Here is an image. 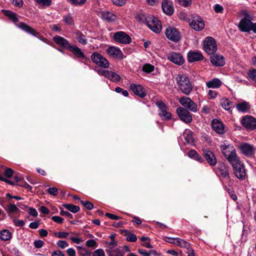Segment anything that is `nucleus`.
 Listing matches in <instances>:
<instances>
[{
  "mask_svg": "<svg viewBox=\"0 0 256 256\" xmlns=\"http://www.w3.org/2000/svg\"><path fill=\"white\" fill-rule=\"evenodd\" d=\"M52 220L58 224H62L64 220V218L59 216H53L52 217Z\"/></svg>",
  "mask_w": 256,
  "mask_h": 256,
  "instance_id": "680f3d73",
  "label": "nucleus"
},
{
  "mask_svg": "<svg viewBox=\"0 0 256 256\" xmlns=\"http://www.w3.org/2000/svg\"><path fill=\"white\" fill-rule=\"evenodd\" d=\"M63 206L64 208L73 213H76L78 212L80 210L79 206L73 205L72 204H64Z\"/></svg>",
  "mask_w": 256,
  "mask_h": 256,
  "instance_id": "e433bc0d",
  "label": "nucleus"
},
{
  "mask_svg": "<svg viewBox=\"0 0 256 256\" xmlns=\"http://www.w3.org/2000/svg\"><path fill=\"white\" fill-rule=\"evenodd\" d=\"M225 157L231 164L232 168L242 162L238 156L234 146L230 144L227 146L226 144Z\"/></svg>",
  "mask_w": 256,
  "mask_h": 256,
  "instance_id": "7ed1b4c3",
  "label": "nucleus"
},
{
  "mask_svg": "<svg viewBox=\"0 0 256 256\" xmlns=\"http://www.w3.org/2000/svg\"><path fill=\"white\" fill-rule=\"evenodd\" d=\"M98 72L100 75L104 76L114 82H118L120 80V76L112 71L108 70H99L98 71Z\"/></svg>",
  "mask_w": 256,
  "mask_h": 256,
  "instance_id": "f8f14e48",
  "label": "nucleus"
},
{
  "mask_svg": "<svg viewBox=\"0 0 256 256\" xmlns=\"http://www.w3.org/2000/svg\"><path fill=\"white\" fill-rule=\"evenodd\" d=\"M66 252L69 256H76V251L73 248H68Z\"/></svg>",
  "mask_w": 256,
  "mask_h": 256,
  "instance_id": "338daca9",
  "label": "nucleus"
},
{
  "mask_svg": "<svg viewBox=\"0 0 256 256\" xmlns=\"http://www.w3.org/2000/svg\"><path fill=\"white\" fill-rule=\"evenodd\" d=\"M16 26L26 32L36 37L39 38L40 33L37 32L35 29L30 27V26L24 22H20L19 24H16Z\"/></svg>",
  "mask_w": 256,
  "mask_h": 256,
  "instance_id": "6ab92c4d",
  "label": "nucleus"
},
{
  "mask_svg": "<svg viewBox=\"0 0 256 256\" xmlns=\"http://www.w3.org/2000/svg\"><path fill=\"white\" fill-rule=\"evenodd\" d=\"M121 234L124 236H126V240L130 242H134L137 240L136 234L131 232L128 230H121Z\"/></svg>",
  "mask_w": 256,
  "mask_h": 256,
  "instance_id": "c85d7f7f",
  "label": "nucleus"
},
{
  "mask_svg": "<svg viewBox=\"0 0 256 256\" xmlns=\"http://www.w3.org/2000/svg\"><path fill=\"white\" fill-rule=\"evenodd\" d=\"M236 108L239 112H245L249 110L250 106L248 102L246 101H242L237 104H236Z\"/></svg>",
  "mask_w": 256,
  "mask_h": 256,
  "instance_id": "c756f323",
  "label": "nucleus"
},
{
  "mask_svg": "<svg viewBox=\"0 0 256 256\" xmlns=\"http://www.w3.org/2000/svg\"><path fill=\"white\" fill-rule=\"evenodd\" d=\"M242 124L246 129L252 130L256 128V119L252 116H244L242 120Z\"/></svg>",
  "mask_w": 256,
  "mask_h": 256,
  "instance_id": "4468645a",
  "label": "nucleus"
},
{
  "mask_svg": "<svg viewBox=\"0 0 256 256\" xmlns=\"http://www.w3.org/2000/svg\"><path fill=\"white\" fill-rule=\"evenodd\" d=\"M76 38L78 42L83 45H86L87 44V40L85 38V36L82 34L80 31H78L76 32Z\"/></svg>",
  "mask_w": 256,
  "mask_h": 256,
  "instance_id": "c9c22d12",
  "label": "nucleus"
},
{
  "mask_svg": "<svg viewBox=\"0 0 256 256\" xmlns=\"http://www.w3.org/2000/svg\"><path fill=\"white\" fill-rule=\"evenodd\" d=\"M210 61L212 63L216 66L224 65V58L222 56L218 55H214L210 56Z\"/></svg>",
  "mask_w": 256,
  "mask_h": 256,
  "instance_id": "7c9ffc66",
  "label": "nucleus"
},
{
  "mask_svg": "<svg viewBox=\"0 0 256 256\" xmlns=\"http://www.w3.org/2000/svg\"><path fill=\"white\" fill-rule=\"evenodd\" d=\"M6 210L9 212L15 213L19 211V209L14 204H10L8 206Z\"/></svg>",
  "mask_w": 256,
  "mask_h": 256,
  "instance_id": "37998d69",
  "label": "nucleus"
},
{
  "mask_svg": "<svg viewBox=\"0 0 256 256\" xmlns=\"http://www.w3.org/2000/svg\"><path fill=\"white\" fill-rule=\"evenodd\" d=\"M102 18L108 22H112L116 19V16L108 11H104L102 13Z\"/></svg>",
  "mask_w": 256,
  "mask_h": 256,
  "instance_id": "2f4dec72",
  "label": "nucleus"
},
{
  "mask_svg": "<svg viewBox=\"0 0 256 256\" xmlns=\"http://www.w3.org/2000/svg\"><path fill=\"white\" fill-rule=\"evenodd\" d=\"M223 10V7L218 4H216L214 6V10L216 13H222Z\"/></svg>",
  "mask_w": 256,
  "mask_h": 256,
  "instance_id": "052dcab7",
  "label": "nucleus"
},
{
  "mask_svg": "<svg viewBox=\"0 0 256 256\" xmlns=\"http://www.w3.org/2000/svg\"><path fill=\"white\" fill-rule=\"evenodd\" d=\"M162 7L164 13L170 16L174 12V8L170 2L168 0H164L162 2Z\"/></svg>",
  "mask_w": 256,
  "mask_h": 256,
  "instance_id": "b1692460",
  "label": "nucleus"
},
{
  "mask_svg": "<svg viewBox=\"0 0 256 256\" xmlns=\"http://www.w3.org/2000/svg\"><path fill=\"white\" fill-rule=\"evenodd\" d=\"M156 106L159 108V116L162 120H167L171 118V114L167 112V106L166 104L162 101H158L156 102Z\"/></svg>",
  "mask_w": 256,
  "mask_h": 256,
  "instance_id": "ddd939ff",
  "label": "nucleus"
},
{
  "mask_svg": "<svg viewBox=\"0 0 256 256\" xmlns=\"http://www.w3.org/2000/svg\"><path fill=\"white\" fill-rule=\"evenodd\" d=\"M11 2L16 6L21 7L23 4L22 0H10Z\"/></svg>",
  "mask_w": 256,
  "mask_h": 256,
  "instance_id": "0e129e2a",
  "label": "nucleus"
},
{
  "mask_svg": "<svg viewBox=\"0 0 256 256\" xmlns=\"http://www.w3.org/2000/svg\"><path fill=\"white\" fill-rule=\"evenodd\" d=\"M70 3L74 6H81L85 3L86 0H67Z\"/></svg>",
  "mask_w": 256,
  "mask_h": 256,
  "instance_id": "c03bdc74",
  "label": "nucleus"
},
{
  "mask_svg": "<svg viewBox=\"0 0 256 256\" xmlns=\"http://www.w3.org/2000/svg\"><path fill=\"white\" fill-rule=\"evenodd\" d=\"M178 3L182 6H188L191 4V0H177Z\"/></svg>",
  "mask_w": 256,
  "mask_h": 256,
  "instance_id": "864d4df0",
  "label": "nucleus"
},
{
  "mask_svg": "<svg viewBox=\"0 0 256 256\" xmlns=\"http://www.w3.org/2000/svg\"><path fill=\"white\" fill-rule=\"evenodd\" d=\"M113 39L115 42L122 44H128L132 41L130 37L125 32L122 31L114 33Z\"/></svg>",
  "mask_w": 256,
  "mask_h": 256,
  "instance_id": "0eeeda50",
  "label": "nucleus"
},
{
  "mask_svg": "<svg viewBox=\"0 0 256 256\" xmlns=\"http://www.w3.org/2000/svg\"><path fill=\"white\" fill-rule=\"evenodd\" d=\"M165 34L168 39L174 42H178L181 38L178 30L172 26H169L166 30Z\"/></svg>",
  "mask_w": 256,
  "mask_h": 256,
  "instance_id": "6e6552de",
  "label": "nucleus"
},
{
  "mask_svg": "<svg viewBox=\"0 0 256 256\" xmlns=\"http://www.w3.org/2000/svg\"><path fill=\"white\" fill-rule=\"evenodd\" d=\"M235 176L240 180H243L246 177V172L244 164L242 162L237 166L232 167Z\"/></svg>",
  "mask_w": 256,
  "mask_h": 256,
  "instance_id": "9d476101",
  "label": "nucleus"
},
{
  "mask_svg": "<svg viewBox=\"0 0 256 256\" xmlns=\"http://www.w3.org/2000/svg\"><path fill=\"white\" fill-rule=\"evenodd\" d=\"M176 112L182 122L190 123L192 121V116L190 114L185 108L180 107L176 109Z\"/></svg>",
  "mask_w": 256,
  "mask_h": 256,
  "instance_id": "2eb2a0df",
  "label": "nucleus"
},
{
  "mask_svg": "<svg viewBox=\"0 0 256 256\" xmlns=\"http://www.w3.org/2000/svg\"><path fill=\"white\" fill-rule=\"evenodd\" d=\"M187 58L189 62L200 61L204 59L202 54L196 51H190L187 54Z\"/></svg>",
  "mask_w": 256,
  "mask_h": 256,
  "instance_id": "aec40b11",
  "label": "nucleus"
},
{
  "mask_svg": "<svg viewBox=\"0 0 256 256\" xmlns=\"http://www.w3.org/2000/svg\"><path fill=\"white\" fill-rule=\"evenodd\" d=\"M226 104H225V110H230V108L233 106L234 107L232 102H230L228 99L226 100Z\"/></svg>",
  "mask_w": 256,
  "mask_h": 256,
  "instance_id": "69168bd1",
  "label": "nucleus"
},
{
  "mask_svg": "<svg viewBox=\"0 0 256 256\" xmlns=\"http://www.w3.org/2000/svg\"><path fill=\"white\" fill-rule=\"evenodd\" d=\"M176 83L182 92L189 95L192 90L193 86L188 78L184 74H178L176 78Z\"/></svg>",
  "mask_w": 256,
  "mask_h": 256,
  "instance_id": "f03ea898",
  "label": "nucleus"
},
{
  "mask_svg": "<svg viewBox=\"0 0 256 256\" xmlns=\"http://www.w3.org/2000/svg\"><path fill=\"white\" fill-rule=\"evenodd\" d=\"M212 128L218 134L224 133V126L222 122L218 119H214L211 122Z\"/></svg>",
  "mask_w": 256,
  "mask_h": 256,
  "instance_id": "4be33fe9",
  "label": "nucleus"
},
{
  "mask_svg": "<svg viewBox=\"0 0 256 256\" xmlns=\"http://www.w3.org/2000/svg\"><path fill=\"white\" fill-rule=\"evenodd\" d=\"M204 157L210 166H214L216 164V159L214 154L208 150L204 151Z\"/></svg>",
  "mask_w": 256,
  "mask_h": 256,
  "instance_id": "a878e982",
  "label": "nucleus"
},
{
  "mask_svg": "<svg viewBox=\"0 0 256 256\" xmlns=\"http://www.w3.org/2000/svg\"><path fill=\"white\" fill-rule=\"evenodd\" d=\"M239 148L242 154L247 156H252L256 152V148L252 144L242 142L239 146Z\"/></svg>",
  "mask_w": 256,
  "mask_h": 256,
  "instance_id": "9b49d317",
  "label": "nucleus"
},
{
  "mask_svg": "<svg viewBox=\"0 0 256 256\" xmlns=\"http://www.w3.org/2000/svg\"><path fill=\"white\" fill-rule=\"evenodd\" d=\"M242 18L238 26L240 30L243 32H249L252 30L253 16L250 12L242 10L240 13Z\"/></svg>",
  "mask_w": 256,
  "mask_h": 256,
  "instance_id": "f257e3e1",
  "label": "nucleus"
},
{
  "mask_svg": "<svg viewBox=\"0 0 256 256\" xmlns=\"http://www.w3.org/2000/svg\"><path fill=\"white\" fill-rule=\"evenodd\" d=\"M14 170L10 168H6L4 174V176L9 178H10L13 174Z\"/></svg>",
  "mask_w": 256,
  "mask_h": 256,
  "instance_id": "6e6d98bb",
  "label": "nucleus"
},
{
  "mask_svg": "<svg viewBox=\"0 0 256 256\" xmlns=\"http://www.w3.org/2000/svg\"><path fill=\"white\" fill-rule=\"evenodd\" d=\"M176 244L181 248H187L188 250V256H194V250L190 247V244L187 242L182 239L177 238V240L176 241Z\"/></svg>",
  "mask_w": 256,
  "mask_h": 256,
  "instance_id": "393cba45",
  "label": "nucleus"
},
{
  "mask_svg": "<svg viewBox=\"0 0 256 256\" xmlns=\"http://www.w3.org/2000/svg\"><path fill=\"white\" fill-rule=\"evenodd\" d=\"M226 190L228 195L232 198V200H233L234 201L237 200V196L232 190L228 188L226 189Z\"/></svg>",
  "mask_w": 256,
  "mask_h": 256,
  "instance_id": "3c124183",
  "label": "nucleus"
},
{
  "mask_svg": "<svg viewBox=\"0 0 256 256\" xmlns=\"http://www.w3.org/2000/svg\"><path fill=\"white\" fill-rule=\"evenodd\" d=\"M48 192L53 196H56L58 194V189L56 187L50 188L47 190Z\"/></svg>",
  "mask_w": 256,
  "mask_h": 256,
  "instance_id": "09e8293b",
  "label": "nucleus"
},
{
  "mask_svg": "<svg viewBox=\"0 0 256 256\" xmlns=\"http://www.w3.org/2000/svg\"><path fill=\"white\" fill-rule=\"evenodd\" d=\"M184 138L188 144H192L194 142V138L191 131L188 130L184 133Z\"/></svg>",
  "mask_w": 256,
  "mask_h": 256,
  "instance_id": "4c0bfd02",
  "label": "nucleus"
},
{
  "mask_svg": "<svg viewBox=\"0 0 256 256\" xmlns=\"http://www.w3.org/2000/svg\"><path fill=\"white\" fill-rule=\"evenodd\" d=\"M44 242L40 240H36L34 242V246L35 248H41L44 246Z\"/></svg>",
  "mask_w": 256,
  "mask_h": 256,
  "instance_id": "13d9d810",
  "label": "nucleus"
},
{
  "mask_svg": "<svg viewBox=\"0 0 256 256\" xmlns=\"http://www.w3.org/2000/svg\"><path fill=\"white\" fill-rule=\"evenodd\" d=\"M145 22L148 26L154 32L159 33L162 30V24L156 18L152 16L146 18Z\"/></svg>",
  "mask_w": 256,
  "mask_h": 256,
  "instance_id": "20e7f679",
  "label": "nucleus"
},
{
  "mask_svg": "<svg viewBox=\"0 0 256 256\" xmlns=\"http://www.w3.org/2000/svg\"><path fill=\"white\" fill-rule=\"evenodd\" d=\"M168 58L173 63L178 65H182L184 62V58L180 54L176 52H172L168 54Z\"/></svg>",
  "mask_w": 256,
  "mask_h": 256,
  "instance_id": "dca6fc26",
  "label": "nucleus"
},
{
  "mask_svg": "<svg viewBox=\"0 0 256 256\" xmlns=\"http://www.w3.org/2000/svg\"><path fill=\"white\" fill-rule=\"evenodd\" d=\"M190 26L194 30L200 31L204 28V24L200 18H194L190 23Z\"/></svg>",
  "mask_w": 256,
  "mask_h": 256,
  "instance_id": "412c9836",
  "label": "nucleus"
},
{
  "mask_svg": "<svg viewBox=\"0 0 256 256\" xmlns=\"http://www.w3.org/2000/svg\"><path fill=\"white\" fill-rule=\"evenodd\" d=\"M38 4L46 6H49L52 4L51 0H36Z\"/></svg>",
  "mask_w": 256,
  "mask_h": 256,
  "instance_id": "a18cd8bd",
  "label": "nucleus"
},
{
  "mask_svg": "<svg viewBox=\"0 0 256 256\" xmlns=\"http://www.w3.org/2000/svg\"><path fill=\"white\" fill-rule=\"evenodd\" d=\"M51 256H65L64 254L60 250H55L52 254Z\"/></svg>",
  "mask_w": 256,
  "mask_h": 256,
  "instance_id": "774afa93",
  "label": "nucleus"
},
{
  "mask_svg": "<svg viewBox=\"0 0 256 256\" xmlns=\"http://www.w3.org/2000/svg\"><path fill=\"white\" fill-rule=\"evenodd\" d=\"M110 238L111 240V241L109 242V246L108 247H112L114 248V246H117V242L115 240V235L114 234H110Z\"/></svg>",
  "mask_w": 256,
  "mask_h": 256,
  "instance_id": "de8ad7c7",
  "label": "nucleus"
},
{
  "mask_svg": "<svg viewBox=\"0 0 256 256\" xmlns=\"http://www.w3.org/2000/svg\"><path fill=\"white\" fill-rule=\"evenodd\" d=\"M68 234L67 232H56L54 235L58 238H66L68 236Z\"/></svg>",
  "mask_w": 256,
  "mask_h": 256,
  "instance_id": "8fccbe9b",
  "label": "nucleus"
},
{
  "mask_svg": "<svg viewBox=\"0 0 256 256\" xmlns=\"http://www.w3.org/2000/svg\"><path fill=\"white\" fill-rule=\"evenodd\" d=\"M63 21L67 24L72 25L74 24V20L70 14L65 15L63 16Z\"/></svg>",
  "mask_w": 256,
  "mask_h": 256,
  "instance_id": "ea45409f",
  "label": "nucleus"
},
{
  "mask_svg": "<svg viewBox=\"0 0 256 256\" xmlns=\"http://www.w3.org/2000/svg\"><path fill=\"white\" fill-rule=\"evenodd\" d=\"M130 88L136 95L140 98H144L146 95L145 88L140 84H132Z\"/></svg>",
  "mask_w": 256,
  "mask_h": 256,
  "instance_id": "a211bd4d",
  "label": "nucleus"
},
{
  "mask_svg": "<svg viewBox=\"0 0 256 256\" xmlns=\"http://www.w3.org/2000/svg\"><path fill=\"white\" fill-rule=\"evenodd\" d=\"M93 256H105V254L102 249L100 248L94 251Z\"/></svg>",
  "mask_w": 256,
  "mask_h": 256,
  "instance_id": "4d7b16f0",
  "label": "nucleus"
},
{
  "mask_svg": "<svg viewBox=\"0 0 256 256\" xmlns=\"http://www.w3.org/2000/svg\"><path fill=\"white\" fill-rule=\"evenodd\" d=\"M53 40L58 46L68 50L72 46L67 40L60 36H54Z\"/></svg>",
  "mask_w": 256,
  "mask_h": 256,
  "instance_id": "5701e85b",
  "label": "nucleus"
},
{
  "mask_svg": "<svg viewBox=\"0 0 256 256\" xmlns=\"http://www.w3.org/2000/svg\"><path fill=\"white\" fill-rule=\"evenodd\" d=\"M106 52L112 58L122 60L124 58V54L122 50L116 47L110 46L106 50Z\"/></svg>",
  "mask_w": 256,
  "mask_h": 256,
  "instance_id": "f3484780",
  "label": "nucleus"
},
{
  "mask_svg": "<svg viewBox=\"0 0 256 256\" xmlns=\"http://www.w3.org/2000/svg\"><path fill=\"white\" fill-rule=\"evenodd\" d=\"M106 252L108 256H124V252L119 248H114L112 247H108L106 250Z\"/></svg>",
  "mask_w": 256,
  "mask_h": 256,
  "instance_id": "bb28decb",
  "label": "nucleus"
},
{
  "mask_svg": "<svg viewBox=\"0 0 256 256\" xmlns=\"http://www.w3.org/2000/svg\"><path fill=\"white\" fill-rule=\"evenodd\" d=\"M248 76L250 79L256 82V70H250L248 73Z\"/></svg>",
  "mask_w": 256,
  "mask_h": 256,
  "instance_id": "603ef678",
  "label": "nucleus"
},
{
  "mask_svg": "<svg viewBox=\"0 0 256 256\" xmlns=\"http://www.w3.org/2000/svg\"><path fill=\"white\" fill-rule=\"evenodd\" d=\"M113 4L117 6H123L126 4V0H112Z\"/></svg>",
  "mask_w": 256,
  "mask_h": 256,
  "instance_id": "5fc2aeb1",
  "label": "nucleus"
},
{
  "mask_svg": "<svg viewBox=\"0 0 256 256\" xmlns=\"http://www.w3.org/2000/svg\"><path fill=\"white\" fill-rule=\"evenodd\" d=\"M140 239L141 241L143 242L142 244V245L143 246L148 248H152V246L150 244V239L148 237L142 236Z\"/></svg>",
  "mask_w": 256,
  "mask_h": 256,
  "instance_id": "58836bf2",
  "label": "nucleus"
},
{
  "mask_svg": "<svg viewBox=\"0 0 256 256\" xmlns=\"http://www.w3.org/2000/svg\"><path fill=\"white\" fill-rule=\"evenodd\" d=\"M13 222L16 226H22L25 224L24 220L16 219H14Z\"/></svg>",
  "mask_w": 256,
  "mask_h": 256,
  "instance_id": "e2e57ef3",
  "label": "nucleus"
},
{
  "mask_svg": "<svg viewBox=\"0 0 256 256\" xmlns=\"http://www.w3.org/2000/svg\"><path fill=\"white\" fill-rule=\"evenodd\" d=\"M142 70L144 72L150 73L154 71V66L150 64H146L142 66Z\"/></svg>",
  "mask_w": 256,
  "mask_h": 256,
  "instance_id": "a19ab883",
  "label": "nucleus"
},
{
  "mask_svg": "<svg viewBox=\"0 0 256 256\" xmlns=\"http://www.w3.org/2000/svg\"><path fill=\"white\" fill-rule=\"evenodd\" d=\"M2 12L4 16L8 17L14 23H16L17 22H18V18H17L16 14V13L13 12H12L9 10H2Z\"/></svg>",
  "mask_w": 256,
  "mask_h": 256,
  "instance_id": "72a5a7b5",
  "label": "nucleus"
},
{
  "mask_svg": "<svg viewBox=\"0 0 256 256\" xmlns=\"http://www.w3.org/2000/svg\"><path fill=\"white\" fill-rule=\"evenodd\" d=\"M56 244L58 246L62 249H64L68 246V243L66 241L62 240L58 241Z\"/></svg>",
  "mask_w": 256,
  "mask_h": 256,
  "instance_id": "49530a36",
  "label": "nucleus"
},
{
  "mask_svg": "<svg viewBox=\"0 0 256 256\" xmlns=\"http://www.w3.org/2000/svg\"><path fill=\"white\" fill-rule=\"evenodd\" d=\"M91 60L97 66L104 68L109 67L108 61L102 55L97 52H94L91 56Z\"/></svg>",
  "mask_w": 256,
  "mask_h": 256,
  "instance_id": "39448f33",
  "label": "nucleus"
},
{
  "mask_svg": "<svg viewBox=\"0 0 256 256\" xmlns=\"http://www.w3.org/2000/svg\"><path fill=\"white\" fill-rule=\"evenodd\" d=\"M179 102L184 108L192 112H196L198 111L196 104L188 97L182 96L179 99Z\"/></svg>",
  "mask_w": 256,
  "mask_h": 256,
  "instance_id": "1a4fd4ad",
  "label": "nucleus"
},
{
  "mask_svg": "<svg viewBox=\"0 0 256 256\" xmlns=\"http://www.w3.org/2000/svg\"><path fill=\"white\" fill-rule=\"evenodd\" d=\"M208 88H218L222 85V82L218 78H214L206 84Z\"/></svg>",
  "mask_w": 256,
  "mask_h": 256,
  "instance_id": "473e14b6",
  "label": "nucleus"
},
{
  "mask_svg": "<svg viewBox=\"0 0 256 256\" xmlns=\"http://www.w3.org/2000/svg\"><path fill=\"white\" fill-rule=\"evenodd\" d=\"M81 204L88 210H92L94 208V204L88 200H80Z\"/></svg>",
  "mask_w": 256,
  "mask_h": 256,
  "instance_id": "79ce46f5",
  "label": "nucleus"
},
{
  "mask_svg": "<svg viewBox=\"0 0 256 256\" xmlns=\"http://www.w3.org/2000/svg\"><path fill=\"white\" fill-rule=\"evenodd\" d=\"M12 238V233L8 230H3L0 232V238L4 241L10 240Z\"/></svg>",
  "mask_w": 256,
  "mask_h": 256,
  "instance_id": "f704fd0d",
  "label": "nucleus"
},
{
  "mask_svg": "<svg viewBox=\"0 0 256 256\" xmlns=\"http://www.w3.org/2000/svg\"><path fill=\"white\" fill-rule=\"evenodd\" d=\"M204 50L209 54H214L217 50L216 42L210 36L206 37L204 42Z\"/></svg>",
  "mask_w": 256,
  "mask_h": 256,
  "instance_id": "423d86ee",
  "label": "nucleus"
},
{
  "mask_svg": "<svg viewBox=\"0 0 256 256\" xmlns=\"http://www.w3.org/2000/svg\"><path fill=\"white\" fill-rule=\"evenodd\" d=\"M69 50L77 58L86 59V57L82 50L76 45H72Z\"/></svg>",
  "mask_w": 256,
  "mask_h": 256,
  "instance_id": "cd10ccee",
  "label": "nucleus"
},
{
  "mask_svg": "<svg viewBox=\"0 0 256 256\" xmlns=\"http://www.w3.org/2000/svg\"><path fill=\"white\" fill-rule=\"evenodd\" d=\"M96 242L94 240H88L86 242V245L90 248H93L96 246Z\"/></svg>",
  "mask_w": 256,
  "mask_h": 256,
  "instance_id": "bf43d9fd",
  "label": "nucleus"
}]
</instances>
